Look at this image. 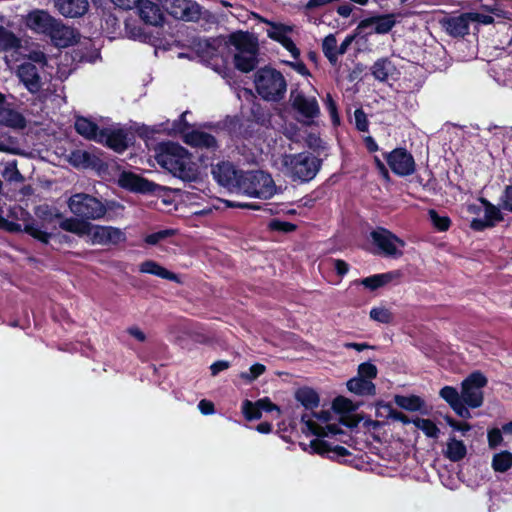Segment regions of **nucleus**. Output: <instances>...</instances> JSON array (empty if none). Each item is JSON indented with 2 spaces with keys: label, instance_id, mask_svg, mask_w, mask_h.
I'll list each match as a JSON object with an SVG mask.
<instances>
[{
  "label": "nucleus",
  "instance_id": "obj_1",
  "mask_svg": "<svg viewBox=\"0 0 512 512\" xmlns=\"http://www.w3.org/2000/svg\"><path fill=\"white\" fill-rule=\"evenodd\" d=\"M155 159L157 163L174 176L193 180L197 171L188 152L178 144L165 143L159 146Z\"/></svg>",
  "mask_w": 512,
  "mask_h": 512
},
{
  "label": "nucleus",
  "instance_id": "obj_2",
  "mask_svg": "<svg viewBox=\"0 0 512 512\" xmlns=\"http://www.w3.org/2000/svg\"><path fill=\"white\" fill-rule=\"evenodd\" d=\"M236 68L243 72L253 70L257 64L258 42L248 32L232 33L225 42Z\"/></svg>",
  "mask_w": 512,
  "mask_h": 512
},
{
  "label": "nucleus",
  "instance_id": "obj_3",
  "mask_svg": "<svg viewBox=\"0 0 512 512\" xmlns=\"http://www.w3.org/2000/svg\"><path fill=\"white\" fill-rule=\"evenodd\" d=\"M274 165L294 180L309 181L319 169V161L309 152L283 154L274 159Z\"/></svg>",
  "mask_w": 512,
  "mask_h": 512
},
{
  "label": "nucleus",
  "instance_id": "obj_4",
  "mask_svg": "<svg viewBox=\"0 0 512 512\" xmlns=\"http://www.w3.org/2000/svg\"><path fill=\"white\" fill-rule=\"evenodd\" d=\"M239 181L237 194L267 200L277 193L271 175L261 170L245 171Z\"/></svg>",
  "mask_w": 512,
  "mask_h": 512
},
{
  "label": "nucleus",
  "instance_id": "obj_5",
  "mask_svg": "<svg viewBox=\"0 0 512 512\" xmlns=\"http://www.w3.org/2000/svg\"><path fill=\"white\" fill-rule=\"evenodd\" d=\"M255 86L259 95L269 101H278L286 93L283 75L272 68H262L256 73Z\"/></svg>",
  "mask_w": 512,
  "mask_h": 512
},
{
  "label": "nucleus",
  "instance_id": "obj_6",
  "mask_svg": "<svg viewBox=\"0 0 512 512\" xmlns=\"http://www.w3.org/2000/svg\"><path fill=\"white\" fill-rule=\"evenodd\" d=\"M68 207L74 215L87 220L101 219L107 212L100 200L85 193L72 195L68 200Z\"/></svg>",
  "mask_w": 512,
  "mask_h": 512
},
{
  "label": "nucleus",
  "instance_id": "obj_7",
  "mask_svg": "<svg viewBox=\"0 0 512 512\" xmlns=\"http://www.w3.org/2000/svg\"><path fill=\"white\" fill-rule=\"evenodd\" d=\"M51 66H39L32 62H23L18 66L17 76L31 93H37L43 89L52 76Z\"/></svg>",
  "mask_w": 512,
  "mask_h": 512
},
{
  "label": "nucleus",
  "instance_id": "obj_8",
  "mask_svg": "<svg viewBox=\"0 0 512 512\" xmlns=\"http://www.w3.org/2000/svg\"><path fill=\"white\" fill-rule=\"evenodd\" d=\"M331 421L332 414L330 411H321L312 415L305 413L302 415V422L305 424L306 429L319 437L336 435L341 431L338 424Z\"/></svg>",
  "mask_w": 512,
  "mask_h": 512
},
{
  "label": "nucleus",
  "instance_id": "obj_9",
  "mask_svg": "<svg viewBox=\"0 0 512 512\" xmlns=\"http://www.w3.org/2000/svg\"><path fill=\"white\" fill-rule=\"evenodd\" d=\"M371 238L383 255L392 258H399L403 255L405 242L389 230L377 228L371 232Z\"/></svg>",
  "mask_w": 512,
  "mask_h": 512
},
{
  "label": "nucleus",
  "instance_id": "obj_10",
  "mask_svg": "<svg viewBox=\"0 0 512 512\" xmlns=\"http://www.w3.org/2000/svg\"><path fill=\"white\" fill-rule=\"evenodd\" d=\"M487 384V379L479 372L472 373L462 383V400L472 408H477L483 403L482 388Z\"/></svg>",
  "mask_w": 512,
  "mask_h": 512
},
{
  "label": "nucleus",
  "instance_id": "obj_11",
  "mask_svg": "<svg viewBox=\"0 0 512 512\" xmlns=\"http://www.w3.org/2000/svg\"><path fill=\"white\" fill-rule=\"evenodd\" d=\"M88 239L92 244L117 245L126 241V234L118 227L91 224Z\"/></svg>",
  "mask_w": 512,
  "mask_h": 512
},
{
  "label": "nucleus",
  "instance_id": "obj_12",
  "mask_svg": "<svg viewBox=\"0 0 512 512\" xmlns=\"http://www.w3.org/2000/svg\"><path fill=\"white\" fill-rule=\"evenodd\" d=\"M262 21L267 25V28L265 29L267 36L279 42L287 51L290 52L294 59H297L300 55V52L292 39L289 37V34L292 32V27L282 23L271 22L265 19Z\"/></svg>",
  "mask_w": 512,
  "mask_h": 512
},
{
  "label": "nucleus",
  "instance_id": "obj_13",
  "mask_svg": "<svg viewBox=\"0 0 512 512\" xmlns=\"http://www.w3.org/2000/svg\"><path fill=\"white\" fill-rule=\"evenodd\" d=\"M395 25L393 14L374 16L362 20L358 27V34L371 35L373 33H388Z\"/></svg>",
  "mask_w": 512,
  "mask_h": 512
},
{
  "label": "nucleus",
  "instance_id": "obj_14",
  "mask_svg": "<svg viewBox=\"0 0 512 512\" xmlns=\"http://www.w3.org/2000/svg\"><path fill=\"white\" fill-rule=\"evenodd\" d=\"M245 171H238L230 163L223 162L212 169V174L217 182L229 191L237 194L240 174Z\"/></svg>",
  "mask_w": 512,
  "mask_h": 512
},
{
  "label": "nucleus",
  "instance_id": "obj_15",
  "mask_svg": "<svg viewBox=\"0 0 512 512\" xmlns=\"http://www.w3.org/2000/svg\"><path fill=\"white\" fill-rule=\"evenodd\" d=\"M386 160L391 170L398 175L405 176L414 172V159L412 155L404 149H395L386 155Z\"/></svg>",
  "mask_w": 512,
  "mask_h": 512
},
{
  "label": "nucleus",
  "instance_id": "obj_16",
  "mask_svg": "<svg viewBox=\"0 0 512 512\" xmlns=\"http://www.w3.org/2000/svg\"><path fill=\"white\" fill-rule=\"evenodd\" d=\"M290 102L292 107L305 119H312L319 113V106L314 97H306L300 92L292 91Z\"/></svg>",
  "mask_w": 512,
  "mask_h": 512
},
{
  "label": "nucleus",
  "instance_id": "obj_17",
  "mask_svg": "<svg viewBox=\"0 0 512 512\" xmlns=\"http://www.w3.org/2000/svg\"><path fill=\"white\" fill-rule=\"evenodd\" d=\"M55 22L56 19H54L46 11L43 10H34L30 12L25 20L28 28L36 33L45 34L48 36L53 29Z\"/></svg>",
  "mask_w": 512,
  "mask_h": 512
},
{
  "label": "nucleus",
  "instance_id": "obj_18",
  "mask_svg": "<svg viewBox=\"0 0 512 512\" xmlns=\"http://www.w3.org/2000/svg\"><path fill=\"white\" fill-rule=\"evenodd\" d=\"M481 204L484 207V218H475L471 221V228L476 231H481L488 227H493L497 222L503 219L500 209L491 204L486 199H481Z\"/></svg>",
  "mask_w": 512,
  "mask_h": 512
},
{
  "label": "nucleus",
  "instance_id": "obj_19",
  "mask_svg": "<svg viewBox=\"0 0 512 512\" xmlns=\"http://www.w3.org/2000/svg\"><path fill=\"white\" fill-rule=\"evenodd\" d=\"M262 410L268 412L275 411L277 416L280 415L279 407L273 404L269 398H262L256 402L245 400L242 404V412L248 420L259 419L261 417Z\"/></svg>",
  "mask_w": 512,
  "mask_h": 512
},
{
  "label": "nucleus",
  "instance_id": "obj_20",
  "mask_svg": "<svg viewBox=\"0 0 512 512\" xmlns=\"http://www.w3.org/2000/svg\"><path fill=\"white\" fill-rule=\"evenodd\" d=\"M121 187L135 192H154L156 185L132 172H123L118 180Z\"/></svg>",
  "mask_w": 512,
  "mask_h": 512
},
{
  "label": "nucleus",
  "instance_id": "obj_21",
  "mask_svg": "<svg viewBox=\"0 0 512 512\" xmlns=\"http://www.w3.org/2000/svg\"><path fill=\"white\" fill-rule=\"evenodd\" d=\"M140 18L149 25L158 26L163 22V13L160 8L150 0H140L137 5Z\"/></svg>",
  "mask_w": 512,
  "mask_h": 512
},
{
  "label": "nucleus",
  "instance_id": "obj_22",
  "mask_svg": "<svg viewBox=\"0 0 512 512\" xmlns=\"http://www.w3.org/2000/svg\"><path fill=\"white\" fill-rule=\"evenodd\" d=\"M49 37L56 46L66 47L76 41L77 33L74 29L63 25L56 20Z\"/></svg>",
  "mask_w": 512,
  "mask_h": 512
},
{
  "label": "nucleus",
  "instance_id": "obj_23",
  "mask_svg": "<svg viewBox=\"0 0 512 512\" xmlns=\"http://www.w3.org/2000/svg\"><path fill=\"white\" fill-rule=\"evenodd\" d=\"M440 396L449 403L452 409L461 417L470 418L471 414L468 408L463 404L462 395L451 387L445 386L440 390Z\"/></svg>",
  "mask_w": 512,
  "mask_h": 512
},
{
  "label": "nucleus",
  "instance_id": "obj_24",
  "mask_svg": "<svg viewBox=\"0 0 512 512\" xmlns=\"http://www.w3.org/2000/svg\"><path fill=\"white\" fill-rule=\"evenodd\" d=\"M58 11L66 17L84 15L89 7L88 0H55Z\"/></svg>",
  "mask_w": 512,
  "mask_h": 512
},
{
  "label": "nucleus",
  "instance_id": "obj_25",
  "mask_svg": "<svg viewBox=\"0 0 512 512\" xmlns=\"http://www.w3.org/2000/svg\"><path fill=\"white\" fill-rule=\"evenodd\" d=\"M75 129L80 135L87 139L94 140L96 142H101L103 139V130H100L94 122L87 118L78 117L75 121Z\"/></svg>",
  "mask_w": 512,
  "mask_h": 512
},
{
  "label": "nucleus",
  "instance_id": "obj_26",
  "mask_svg": "<svg viewBox=\"0 0 512 512\" xmlns=\"http://www.w3.org/2000/svg\"><path fill=\"white\" fill-rule=\"evenodd\" d=\"M373 76L379 81H386L396 73V67L387 58L377 60L371 67Z\"/></svg>",
  "mask_w": 512,
  "mask_h": 512
},
{
  "label": "nucleus",
  "instance_id": "obj_27",
  "mask_svg": "<svg viewBox=\"0 0 512 512\" xmlns=\"http://www.w3.org/2000/svg\"><path fill=\"white\" fill-rule=\"evenodd\" d=\"M60 227L80 237L89 235L91 223L78 218H66L61 220Z\"/></svg>",
  "mask_w": 512,
  "mask_h": 512
},
{
  "label": "nucleus",
  "instance_id": "obj_28",
  "mask_svg": "<svg viewBox=\"0 0 512 512\" xmlns=\"http://www.w3.org/2000/svg\"><path fill=\"white\" fill-rule=\"evenodd\" d=\"M139 270L142 273H148L152 275H156L158 277H161L163 279L176 281L178 282V277L176 274L168 271L166 268L162 267L158 263L152 260L144 261L140 264Z\"/></svg>",
  "mask_w": 512,
  "mask_h": 512
},
{
  "label": "nucleus",
  "instance_id": "obj_29",
  "mask_svg": "<svg viewBox=\"0 0 512 512\" xmlns=\"http://www.w3.org/2000/svg\"><path fill=\"white\" fill-rule=\"evenodd\" d=\"M103 139L100 143H106L110 148L117 152L125 150L127 147L126 134L122 130L102 131Z\"/></svg>",
  "mask_w": 512,
  "mask_h": 512
},
{
  "label": "nucleus",
  "instance_id": "obj_30",
  "mask_svg": "<svg viewBox=\"0 0 512 512\" xmlns=\"http://www.w3.org/2000/svg\"><path fill=\"white\" fill-rule=\"evenodd\" d=\"M18 214H23V211L17 207L7 208L0 206V228L8 231H20L21 226L13 221H10L6 217L18 218Z\"/></svg>",
  "mask_w": 512,
  "mask_h": 512
},
{
  "label": "nucleus",
  "instance_id": "obj_31",
  "mask_svg": "<svg viewBox=\"0 0 512 512\" xmlns=\"http://www.w3.org/2000/svg\"><path fill=\"white\" fill-rule=\"evenodd\" d=\"M400 276L398 271L387 272L383 274H376L370 277H366L362 280V285L370 290L380 288L391 281L397 279Z\"/></svg>",
  "mask_w": 512,
  "mask_h": 512
},
{
  "label": "nucleus",
  "instance_id": "obj_32",
  "mask_svg": "<svg viewBox=\"0 0 512 512\" xmlns=\"http://www.w3.org/2000/svg\"><path fill=\"white\" fill-rule=\"evenodd\" d=\"M470 22L469 14L460 15L449 19L446 29L453 36H463L468 33Z\"/></svg>",
  "mask_w": 512,
  "mask_h": 512
},
{
  "label": "nucleus",
  "instance_id": "obj_33",
  "mask_svg": "<svg viewBox=\"0 0 512 512\" xmlns=\"http://www.w3.org/2000/svg\"><path fill=\"white\" fill-rule=\"evenodd\" d=\"M467 454V448L465 444L456 439L455 437H450L447 442V448L444 452V455L453 462H458L462 460Z\"/></svg>",
  "mask_w": 512,
  "mask_h": 512
},
{
  "label": "nucleus",
  "instance_id": "obj_34",
  "mask_svg": "<svg viewBox=\"0 0 512 512\" xmlns=\"http://www.w3.org/2000/svg\"><path fill=\"white\" fill-rule=\"evenodd\" d=\"M0 174L10 182H23L24 178L18 170L17 161L14 159L3 160L0 162Z\"/></svg>",
  "mask_w": 512,
  "mask_h": 512
},
{
  "label": "nucleus",
  "instance_id": "obj_35",
  "mask_svg": "<svg viewBox=\"0 0 512 512\" xmlns=\"http://www.w3.org/2000/svg\"><path fill=\"white\" fill-rule=\"evenodd\" d=\"M4 97L0 94V124H4L9 127H23L24 119L23 117L10 109H6L2 107V102Z\"/></svg>",
  "mask_w": 512,
  "mask_h": 512
},
{
  "label": "nucleus",
  "instance_id": "obj_36",
  "mask_svg": "<svg viewBox=\"0 0 512 512\" xmlns=\"http://www.w3.org/2000/svg\"><path fill=\"white\" fill-rule=\"evenodd\" d=\"M295 398L299 401L306 409H314L319 404L318 394L311 388L303 387L295 392Z\"/></svg>",
  "mask_w": 512,
  "mask_h": 512
},
{
  "label": "nucleus",
  "instance_id": "obj_37",
  "mask_svg": "<svg viewBox=\"0 0 512 512\" xmlns=\"http://www.w3.org/2000/svg\"><path fill=\"white\" fill-rule=\"evenodd\" d=\"M347 388L359 395H373L375 393V385L371 381L359 377L349 380Z\"/></svg>",
  "mask_w": 512,
  "mask_h": 512
},
{
  "label": "nucleus",
  "instance_id": "obj_38",
  "mask_svg": "<svg viewBox=\"0 0 512 512\" xmlns=\"http://www.w3.org/2000/svg\"><path fill=\"white\" fill-rule=\"evenodd\" d=\"M188 144L198 147H213L215 145V138L208 133L201 131H194L186 136Z\"/></svg>",
  "mask_w": 512,
  "mask_h": 512
},
{
  "label": "nucleus",
  "instance_id": "obj_39",
  "mask_svg": "<svg viewBox=\"0 0 512 512\" xmlns=\"http://www.w3.org/2000/svg\"><path fill=\"white\" fill-rule=\"evenodd\" d=\"M512 467V453L502 451L493 456L492 468L496 472L504 473Z\"/></svg>",
  "mask_w": 512,
  "mask_h": 512
},
{
  "label": "nucleus",
  "instance_id": "obj_40",
  "mask_svg": "<svg viewBox=\"0 0 512 512\" xmlns=\"http://www.w3.org/2000/svg\"><path fill=\"white\" fill-rule=\"evenodd\" d=\"M322 50L330 63L335 64L338 60V45L333 34L326 36L322 43Z\"/></svg>",
  "mask_w": 512,
  "mask_h": 512
},
{
  "label": "nucleus",
  "instance_id": "obj_41",
  "mask_svg": "<svg viewBox=\"0 0 512 512\" xmlns=\"http://www.w3.org/2000/svg\"><path fill=\"white\" fill-rule=\"evenodd\" d=\"M20 45V40L7 29L0 27V50L16 49Z\"/></svg>",
  "mask_w": 512,
  "mask_h": 512
},
{
  "label": "nucleus",
  "instance_id": "obj_42",
  "mask_svg": "<svg viewBox=\"0 0 512 512\" xmlns=\"http://www.w3.org/2000/svg\"><path fill=\"white\" fill-rule=\"evenodd\" d=\"M370 318L379 323L388 324L393 321L394 315L388 307L378 306L370 311Z\"/></svg>",
  "mask_w": 512,
  "mask_h": 512
},
{
  "label": "nucleus",
  "instance_id": "obj_43",
  "mask_svg": "<svg viewBox=\"0 0 512 512\" xmlns=\"http://www.w3.org/2000/svg\"><path fill=\"white\" fill-rule=\"evenodd\" d=\"M412 422L418 429L422 430L426 436L432 438L438 437L439 429L431 420L417 417Z\"/></svg>",
  "mask_w": 512,
  "mask_h": 512
},
{
  "label": "nucleus",
  "instance_id": "obj_44",
  "mask_svg": "<svg viewBox=\"0 0 512 512\" xmlns=\"http://www.w3.org/2000/svg\"><path fill=\"white\" fill-rule=\"evenodd\" d=\"M395 403L404 409L416 411L422 406V400L417 396H396Z\"/></svg>",
  "mask_w": 512,
  "mask_h": 512
},
{
  "label": "nucleus",
  "instance_id": "obj_45",
  "mask_svg": "<svg viewBox=\"0 0 512 512\" xmlns=\"http://www.w3.org/2000/svg\"><path fill=\"white\" fill-rule=\"evenodd\" d=\"M26 61L25 62H32L33 64L39 65V66H50L47 61V57L45 53L38 47H34L28 50L27 54L25 55Z\"/></svg>",
  "mask_w": 512,
  "mask_h": 512
},
{
  "label": "nucleus",
  "instance_id": "obj_46",
  "mask_svg": "<svg viewBox=\"0 0 512 512\" xmlns=\"http://www.w3.org/2000/svg\"><path fill=\"white\" fill-rule=\"evenodd\" d=\"M24 231L43 243H48L49 241L50 234L42 230V228L35 223L26 224Z\"/></svg>",
  "mask_w": 512,
  "mask_h": 512
},
{
  "label": "nucleus",
  "instance_id": "obj_47",
  "mask_svg": "<svg viewBox=\"0 0 512 512\" xmlns=\"http://www.w3.org/2000/svg\"><path fill=\"white\" fill-rule=\"evenodd\" d=\"M429 217L433 226L439 231H446L450 226V219L447 216L439 215L435 210L429 211Z\"/></svg>",
  "mask_w": 512,
  "mask_h": 512
},
{
  "label": "nucleus",
  "instance_id": "obj_48",
  "mask_svg": "<svg viewBox=\"0 0 512 512\" xmlns=\"http://www.w3.org/2000/svg\"><path fill=\"white\" fill-rule=\"evenodd\" d=\"M266 371V367L263 364H254L250 367L249 371L242 372L240 374V378L245 380L248 383L253 382L256 380L259 376H261Z\"/></svg>",
  "mask_w": 512,
  "mask_h": 512
},
{
  "label": "nucleus",
  "instance_id": "obj_49",
  "mask_svg": "<svg viewBox=\"0 0 512 512\" xmlns=\"http://www.w3.org/2000/svg\"><path fill=\"white\" fill-rule=\"evenodd\" d=\"M175 234V230L173 229H165L152 234H149L145 237V242L149 245H156L159 242L171 237Z\"/></svg>",
  "mask_w": 512,
  "mask_h": 512
},
{
  "label": "nucleus",
  "instance_id": "obj_50",
  "mask_svg": "<svg viewBox=\"0 0 512 512\" xmlns=\"http://www.w3.org/2000/svg\"><path fill=\"white\" fill-rule=\"evenodd\" d=\"M377 376V368L371 363H362L358 368V377L371 381Z\"/></svg>",
  "mask_w": 512,
  "mask_h": 512
},
{
  "label": "nucleus",
  "instance_id": "obj_51",
  "mask_svg": "<svg viewBox=\"0 0 512 512\" xmlns=\"http://www.w3.org/2000/svg\"><path fill=\"white\" fill-rule=\"evenodd\" d=\"M500 206L509 212H512V185L506 187L501 196Z\"/></svg>",
  "mask_w": 512,
  "mask_h": 512
},
{
  "label": "nucleus",
  "instance_id": "obj_52",
  "mask_svg": "<svg viewBox=\"0 0 512 512\" xmlns=\"http://www.w3.org/2000/svg\"><path fill=\"white\" fill-rule=\"evenodd\" d=\"M310 447L313 452L318 453V454H324V453L330 451L328 444L325 441L320 440V439H315V440L311 441Z\"/></svg>",
  "mask_w": 512,
  "mask_h": 512
},
{
  "label": "nucleus",
  "instance_id": "obj_53",
  "mask_svg": "<svg viewBox=\"0 0 512 512\" xmlns=\"http://www.w3.org/2000/svg\"><path fill=\"white\" fill-rule=\"evenodd\" d=\"M502 441L501 431L499 429H493L488 433V442L491 448H495Z\"/></svg>",
  "mask_w": 512,
  "mask_h": 512
},
{
  "label": "nucleus",
  "instance_id": "obj_54",
  "mask_svg": "<svg viewBox=\"0 0 512 512\" xmlns=\"http://www.w3.org/2000/svg\"><path fill=\"white\" fill-rule=\"evenodd\" d=\"M270 227L273 230L283 231V232H291L295 229V225L288 223V222H282V221H272L270 223Z\"/></svg>",
  "mask_w": 512,
  "mask_h": 512
},
{
  "label": "nucleus",
  "instance_id": "obj_55",
  "mask_svg": "<svg viewBox=\"0 0 512 512\" xmlns=\"http://www.w3.org/2000/svg\"><path fill=\"white\" fill-rule=\"evenodd\" d=\"M355 122L356 126L360 131H366L368 127L367 119L363 111H355Z\"/></svg>",
  "mask_w": 512,
  "mask_h": 512
},
{
  "label": "nucleus",
  "instance_id": "obj_56",
  "mask_svg": "<svg viewBox=\"0 0 512 512\" xmlns=\"http://www.w3.org/2000/svg\"><path fill=\"white\" fill-rule=\"evenodd\" d=\"M115 6L124 10H130L138 5L140 0H110Z\"/></svg>",
  "mask_w": 512,
  "mask_h": 512
},
{
  "label": "nucleus",
  "instance_id": "obj_57",
  "mask_svg": "<svg viewBox=\"0 0 512 512\" xmlns=\"http://www.w3.org/2000/svg\"><path fill=\"white\" fill-rule=\"evenodd\" d=\"M471 21H476L482 24H490L493 22V17L491 15H486L482 13H468Z\"/></svg>",
  "mask_w": 512,
  "mask_h": 512
},
{
  "label": "nucleus",
  "instance_id": "obj_58",
  "mask_svg": "<svg viewBox=\"0 0 512 512\" xmlns=\"http://www.w3.org/2000/svg\"><path fill=\"white\" fill-rule=\"evenodd\" d=\"M185 116L186 112L181 115V118L179 121H176L173 123L172 128H165V130H168L169 133H179L183 132L185 130Z\"/></svg>",
  "mask_w": 512,
  "mask_h": 512
},
{
  "label": "nucleus",
  "instance_id": "obj_59",
  "mask_svg": "<svg viewBox=\"0 0 512 512\" xmlns=\"http://www.w3.org/2000/svg\"><path fill=\"white\" fill-rule=\"evenodd\" d=\"M230 367L228 361H217L213 363L210 367L211 373L213 376H216L219 372L224 371Z\"/></svg>",
  "mask_w": 512,
  "mask_h": 512
},
{
  "label": "nucleus",
  "instance_id": "obj_60",
  "mask_svg": "<svg viewBox=\"0 0 512 512\" xmlns=\"http://www.w3.org/2000/svg\"><path fill=\"white\" fill-rule=\"evenodd\" d=\"M226 205L233 208H242V209H259V206L252 203H243V202H235V201H225Z\"/></svg>",
  "mask_w": 512,
  "mask_h": 512
},
{
  "label": "nucleus",
  "instance_id": "obj_61",
  "mask_svg": "<svg viewBox=\"0 0 512 512\" xmlns=\"http://www.w3.org/2000/svg\"><path fill=\"white\" fill-rule=\"evenodd\" d=\"M334 268L340 276L345 275L349 270L348 264L340 259L334 260Z\"/></svg>",
  "mask_w": 512,
  "mask_h": 512
},
{
  "label": "nucleus",
  "instance_id": "obj_62",
  "mask_svg": "<svg viewBox=\"0 0 512 512\" xmlns=\"http://www.w3.org/2000/svg\"><path fill=\"white\" fill-rule=\"evenodd\" d=\"M198 407L203 414H211L214 412L213 403L205 399L199 402Z\"/></svg>",
  "mask_w": 512,
  "mask_h": 512
},
{
  "label": "nucleus",
  "instance_id": "obj_63",
  "mask_svg": "<svg viewBox=\"0 0 512 512\" xmlns=\"http://www.w3.org/2000/svg\"><path fill=\"white\" fill-rule=\"evenodd\" d=\"M127 331L129 335H131L140 342H143L146 339L144 332L140 330L138 327H130Z\"/></svg>",
  "mask_w": 512,
  "mask_h": 512
},
{
  "label": "nucleus",
  "instance_id": "obj_64",
  "mask_svg": "<svg viewBox=\"0 0 512 512\" xmlns=\"http://www.w3.org/2000/svg\"><path fill=\"white\" fill-rule=\"evenodd\" d=\"M333 406L336 409L349 410L351 408V402L344 398H338L334 401Z\"/></svg>",
  "mask_w": 512,
  "mask_h": 512
}]
</instances>
